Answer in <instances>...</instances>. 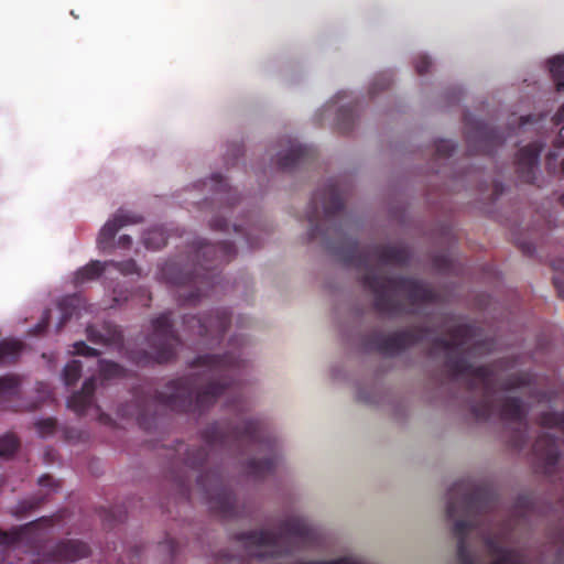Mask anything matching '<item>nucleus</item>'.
<instances>
[{
	"mask_svg": "<svg viewBox=\"0 0 564 564\" xmlns=\"http://www.w3.org/2000/svg\"><path fill=\"white\" fill-rule=\"evenodd\" d=\"M232 229L237 234H241L245 236L248 245L250 248H258L260 247V241L258 237H253L252 231L257 230V226L254 224H247V227H245L242 224H232Z\"/></svg>",
	"mask_w": 564,
	"mask_h": 564,
	"instance_id": "37",
	"label": "nucleus"
},
{
	"mask_svg": "<svg viewBox=\"0 0 564 564\" xmlns=\"http://www.w3.org/2000/svg\"><path fill=\"white\" fill-rule=\"evenodd\" d=\"M131 245H132V239L128 235L120 236L117 241V246L119 248H123V249H129L131 247Z\"/></svg>",
	"mask_w": 564,
	"mask_h": 564,
	"instance_id": "50",
	"label": "nucleus"
},
{
	"mask_svg": "<svg viewBox=\"0 0 564 564\" xmlns=\"http://www.w3.org/2000/svg\"><path fill=\"white\" fill-rule=\"evenodd\" d=\"M553 283L558 292V295L564 299V283L562 282L560 276L553 278Z\"/></svg>",
	"mask_w": 564,
	"mask_h": 564,
	"instance_id": "53",
	"label": "nucleus"
},
{
	"mask_svg": "<svg viewBox=\"0 0 564 564\" xmlns=\"http://www.w3.org/2000/svg\"><path fill=\"white\" fill-rule=\"evenodd\" d=\"M147 355H148V354L143 350V355H142L143 362H144V361H145V359H147Z\"/></svg>",
	"mask_w": 564,
	"mask_h": 564,
	"instance_id": "61",
	"label": "nucleus"
},
{
	"mask_svg": "<svg viewBox=\"0 0 564 564\" xmlns=\"http://www.w3.org/2000/svg\"><path fill=\"white\" fill-rule=\"evenodd\" d=\"M391 84H392L391 75L388 73H381L371 83V85L369 87V94L371 96H375L379 91L389 88L391 86Z\"/></svg>",
	"mask_w": 564,
	"mask_h": 564,
	"instance_id": "38",
	"label": "nucleus"
},
{
	"mask_svg": "<svg viewBox=\"0 0 564 564\" xmlns=\"http://www.w3.org/2000/svg\"><path fill=\"white\" fill-rule=\"evenodd\" d=\"M23 349L24 344L19 339L0 340V364H15Z\"/></svg>",
	"mask_w": 564,
	"mask_h": 564,
	"instance_id": "26",
	"label": "nucleus"
},
{
	"mask_svg": "<svg viewBox=\"0 0 564 564\" xmlns=\"http://www.w3.org/2000/svg\"><path fill=\"white\" fill-rule=\"evenodd\" d=\"M109 262H101L99 260H91L86 265L79 268L74 275V283L76 286L84 285L85 283L96 281L106 271Z\"/></svg>",
	"mask_w": 564,
	"mask_h": 564,
	"instance_id": "24",
	"label": "nucleus"
},
{
	"mask_svg": "<svg viewBox=\"0 0 564 564\" xmlns=\"http://www.w3.org/2000/svg\"><path fill=\"white\" fill-rule=\"evenodd\" d=\"M521 250L523 251V253L525 254H530L534 251V248L531 243H522L521 245Z\"/></svg>",
	"mask_w": 564,
	"mask_h": 564,
	"instance_id": "58",
	"label": "nucleus"
},
{
	"mask_svg": "<svg viewBox=\"0 0 564 564\" xmlns=\"http://www.w3.org/2000/svg\"><path fill=\"white\" fill-rule=\"evenodd\" d=\"M494 349V341L486 339L482 341H477L473 346V350L477 354H489Z\"/></svg>",
	"mask_w": 564,
	"mask_h": 564,
	"instance_id": "46",
	"label": "nucleus"
},
{
	"mask_svg": "<svg viewBox=\"0 0 564 564\" xmlns=\"http://www.w3.org/2000/svg\"><path fill=\"white\" fill-rule=\"evenodd\" d=\"M230 324V313L227 310H216L205 317L185 315V330L199 337L210 336L212 341L220 343Z\"/></svg>",
	"mask_w": 564,
	"mask_h": 564,
	"instance_id": "16",
	"label": "nucleus"
},
{
	"mask_svg": "<svg viewBox=\"0 0 564 564\" xmlns=\"http://www.w3.org/2000/svg\"><path fill=\"white\" fill-rule=\"evenodd\" d=\"M99 375L102 380L123 379L128 377V370L115 361L99 360Z\"/></svg>",
	"mask_w": 564,
	"mask_h": 564,
	"instance_id": "29",
	"label": "nucleus"
},
{
	"mask_svg": "<svg viewBox=\"0 0 564 564\" xmlns=\"http://www.w3.org/2000/svg\"><path fill=\"white\" fill-rule=\"evenodd\" d=\"M145 405V399L143 398V406ZM143 426L145 425V420L142 421Z\"/></svg>",
	"mask_w": 564,
	"mask_h": 564,
	"instance_id": "62",
	"label": "nucleus"
},
{
	"mask_svg": "<svg viewBox=\"0 0 564 564\" xmlns=\"http://www.w3.org/2000/svg\"><path fill=\"white\" fill-rule=\"evenodd\" d=\"M553 121L556 124L564 123V104L558 108V110L555 112L553 117Z\"/></svg>",
	"mask_w": 564,
	"mask_h": 564,
	"instance_id": "52",
	"label": "nucleus"
},
{
	"mask_svg": "<svg viewBox=\"0 0 564 564\" xmlns=\"http://www.w3.org/2000/svg\"><path fill=\"white\" fill-rule=\"evenodd\" d=\"M541 151L542 145L538 142L530 143L518 151L516 158V172L521 182L534 184L536 180L535 170Z\"/></svg>",
	"mask_w": 564,
	"mask_h": 564,
	"instance_id": "20",
	"label": "nucleus"
},
{
	"mask_svg": "<svg viewBox=\"0 0 564 564\" xmlns=\"http://www.w3.org/2000/svg\"><path fill=\"white\" fill-rule=\"evenodd\" d=\"M117 414L121 419L132 420L138 426H141V391L138 387H133L130 400L119 404Z\"/></svg>",
	"mask_w": 564,
	"mask_h": 564,
	"instance_id": "23",
	"label": "nucleus"
},
{
	"mask_svg": "<svg viewBox=\"0 0 564 564\" xmlns=\"http://www.w3.org/2000/svg\"><path fill=\"white\" fill-rule=\"evenodd\" d=\"M20 446L18 437L13 434H6L0 437V457H11Z\"/></svg>",
	"mask_w": 564,
	"mask_h": 564,
	"instance_id": "35",
	"label": "nucleus"
},
{
	"mask_svg": "<svg viewBox=\"0 0 564 564\" xmlns=\"http://www.w3.org/2000/svg\"><path fill=\"white\" fill-rule=\"evenodd\" d=\"M498 412L501 420L518 425L511 432L508 443L513 449H522L528 440L529 409L525 403L518 397H505L498 400Z\"/></svg>",
	"mask_w": 564,
	"mask_h": 564,
	"instance_id": "15",
	"label": "nucleus"
},
{
	"mask_svg": "<svg viewBox=\"0 0 564 564\" xmlns=\"http://www.w3.org/2000/svg\"><path fill=\"white\" fill-rule=\"evenodd\" d=\"M200 438L204 446L186 447L180 442L175 449L191 469H200L216 454L238 455L249 449L263 454L262 458L252 457L247 462L249 476L262 479L276 468V441L260 420H242L237 424L228 420L216 421L200 432Z\"/></svg>",
	"mask_w": 564,
	"mask_h": 564,
	"instance_id": "1",
	"label": "nucleus"
},
{
	"mask_svg": "<svg viewBox=\"0 0 564 564\" xmlns=\"http://www.w3.org/2000/svg\"><path fill=\"white\" fill-rule=\"evenodd\" d=\"M560 203L564 206V193L560 196Z\"/></svg>",
	"mask_w": 564,
	"mask_h": 564,
	"instance_id": "60",
	"label": "nucleus"
},
{
	"mask_svg": "<svg viewBox=\"0 0 564 564\" xmlns=\"http://www.w3.org/2000/svg\"><path fill=\"white\" fill-rule=\"evenodd\" d=\"M171 315V312H165L152 321L153 332L148 338V343L153 358L159 364L173 360L176 357V349L181 345V339L173 328Z\"/></svg>",
	"mask_w": 564,
	"mask_h": 564,
	"instance_id": "13",
	"label": "nucleus"
},
{
	"mask_svg": "<svg viewBox=\"0 0 564 564\" xmlns=\"http://www.w3.org/2000/svg\"><path fill=\"white\" fill-rule=\"evenodd\" d=\"M21 381L15 375L0 377V403L9 401L20 394Z\"/></svg>",
	"mask_w": 564,
	"mask_h": 564,
	"instance_id": "28",
	"label": "nucleus"
},
{
	"mask_svg": "<svg viewBox=\"0 0 564 564\" xmlns=\"http://www.w3.org/2000/svg\"><path fill=\"white\" fill-rule=\"evenodd\" d=\"M448 335L449 338L435 337L432 340V349L446 351L445 367L451 380L465 377L468 391H481V399L471 403L470 412L477 420L486 421L494 412V370L489 366L474 367L465 357L466 347L476 337L477 328L469 324H460L451 328Z\"/></svg>",
	"mask_w": 564,
	"mask_h": 564,
	"instance_id": "4",
	"label": "nucleus"
},
{
	"mask_svg": "<svg viewBox=\"0 0 564 564\" xmlns=\"http://www.w3.org/2000/svg\"><path fill=\"white\" fill-rule=\"evenodd\" d=\"M562 172L564 173V159H563V162H562Z\"/></svg>",
	"mask_w": 564,
	"mask_h": 564,
	"instance_id": "63",
	"label": "nucleus"
},
{
	"mask_svg": "<svg viewBox=\"0 0 564 564\" xmlns=\"http://www.w3.org/2000/svg\"><path fill=\"white\" fill-rule=\"evenodd\" d=\"M196 481L213 512L225 519L237 516L236 497L217 470L200 473Z\"/></svg>",
	"mask_w": 564,
	"mask_h": 564,
	"instance_id": "12",
	"label": "nucleus"
},
{
	"mask_svg": "<svg viewBox=\"0 0 564 564\" xmlns=\"http://www.w3.org/2000/svg\"><path fill=\"white\" fill-rule=\"evenodd\" d=\"M456 144L451 140H438L435 143V155L437 158H449L455 152Z\"/></svg>",
	"mask_w": 564,
	"mask_h": 564,
	"instance_id": "41",
	"label": "nucleus"
},
{
	"mask_svg": "<svg viewBox=\"0 0 564 564\" xmlns=\"http://www.w3.org/2000/svg\"><path fill=\"white\" fill-rule=\"evenodd\" d=\"M433 264L438 271L443 273H448L452 270V260L446 254L435 256L433 259Z\"/></svg>",
	"mask_w": 564,
	"mask_h": 564,
	"instance_id": "44",
	"label": "nucleus"
},
{
	"mask_svg": "<svg viewBox=\"0 0 564 564\" xmlns=\"http://www.w3.org/2000/svg\"><path fill=\"white\" fill-rule=\"evenodd\" d=\"M411 252L408 247L393 245H373L360 250L356 241L349 243L345 261L367 271L361 275L362 286L373 294V308L376 312L398 316L403 313V304L395 296L397 292L404 293L411 304L433 303L437 294L424 282L406 276H388L370 268L376 260L381 264L406 265Z\"/></svg>",
	"mask_w": 564,
	"mask_h": 564,
	"instance_id": "3",
	"label": "nucleus"
},
{
	"mask_svg": "<svg viewBox=\"0 0 564 564\" xmlns=\"http://www.w3.org/2000/svg\"><path fill=\"white\" fill-rule=\"evenodd\" d=\"M502 193H503V185L500 182H495L491 199L496 200Z\"/></svg>",
	"mask_w": 564,
	"mask_h": 564,
	"instance_id": "51",
	"label": "nucleus"
},
{
	"mask_svg": "<svg viewBox=\"0 0 564 564\" xmlns=\"http://www.w3.org/2000/svg\"><path fill=\"white\" fill-rule=\"evenodd\" d=\"M358 104L341 107L337 112L336 126L341 133L352 130L357 118Z\"/></svg>",
	"mask_w": 564,
	"mask_h": 564,
	"instance_id": "27",
	"label": "nucleus"
},
{
	"mask_svg": "<svg viewBox=\"0 0 564 564\" xmlns=\"http://www.w3.org/2000/svg\"><path fill=\"white\" fill-rule=\"evenodd\" d=\"M432 66V61L426 55H420L416 57L414 67L419 75H425L429 73L430 68Z\"/></svg>",
	"mask_w": 564,
	"mask_h": 564,
	"instance_id": "45",
	"label": "nucleus"
},
{
	"mask_svg": "<svg viewBox=\"0 0 564 564\" xmlns=\"http://www.w3.org/2000/svg\"><path fill=\"white\" fill-rule=\"evenodd\" d=\"M73 347H74L75 355H80V356H86V357H98L100 355L99 350L88 346L83 340L76 341Z\"/></svg>",
	"mask_w": 564,
	"mask_h": 564,
	"instance_id": "43",
	"label": "nucleus"
},
{
	"mask_svg": "<svg viewBox=\"0 0 564 564\" xmlns=\"http://www.w3.org/2000/svg\"><path fill=\"white\" fill-rule=\"evenodd\" d=\"M497 506L495 494L487 487L475 486L465 480L457 481L449 489L446 516L452 519L462 510L466 516L487 514Z\"/></svg>",
	"mask_w": 564,
	"mask_h": 564,
	"instance_id": "9",
	"label": "nucleus"
},
{
	"mask_svg": "<svg viewBox=\"0 0 564 564\" xmlns=\"http://www.w3.org/2000/svg\"><path fill=\"white\" fill-rule=\"evenodd\" d=\"M529 383L530 380L528 376L516 373L503 379L499 384V389L502 391H512L525 387Z\"/></svg>",
	"mask_w": 564,
	"mask_h": 564,
	"instance_id": "36",
	"label": "nucleus"
},
{
	"mask_svg": "<svg viewBox=\"0 0 564 564\" xmlns=\"http://www.w3.org/2000/svg\"><path fill=\"white\" fill-rule=\"evenodd\" d=\"M46 499L45 495H36L26 499H23L17 503L13 508L12 513L17 518H24L30 512L36 510Z\"/></svg>",
	"mask_w": 564,
	"mask_h": 564,
	"instance_id": "31",
	"label": "nucleus"
},
{
	"mask_svg": "<svg viewBox=\"0 0 564 564\" xmlns=\"http://www.w3.org/2000/svg\"><path fill=\"white\" fill-rule=\"evenodd\" d=\"M533 453L543 465L544 473L552 474L560 458L556 437L549 432L542 433L533 444Z\"/></svg>",
	"mask_w": 564,
	"mask_h": 564,
	"instance_id": "21",
	"label": "nucleus"
},
{
	"mask_svg": "<svg viewBox=\"0 0 564 564\" xmlns=\"http://www.w3.org/2000/svg\"><path fill=\"white\" fill-rule=\"evenodd\" d=\"M243 152V149H242V145L241 144H235L234 148H232V156L235 158H238L239 155H241Z\"/></svg>",
	"mask_w": 564,
	"mask_h": 564,
	"instance_id": "56",
	"label": "nucleus"
},
{
	"mask_svg": "<svg viewBox=\"0 0 564 564\" xmlns=\"http://www.w3.org/2000/svg\"><path fill=\"white\" fill-rule=\"evenodd\" d=\"M66 437H67V438H73V437H74V436H73V431L67 430V431H66Z\"/></svg>",
	"mask_w": 564,
	"mask_h": 564,
	"instance_id": "59",
	"label": "nucleus"
},
{
	"mask_svg": "<svg viewBox=\"0 0 564 564\" xmlns=\"http://www.w3.org/2000/svg\"><path fill=\"white\" fill-rule=\"evenodd\" d=\"M533 119H534V117L532 115L523 116L520 118V126L523 127L527 123H531V122H533Z\"/></svg>",
	"mask_w": 564,
	"mask_h": 564,
	"instance_id": "57",
	"label": "nucleus"
},
{
	"mask_svg": "<svg viewBox=\"0 0 564 564\" xmlns=\"http://www.w3.org/2000/svg\"><path fill=\"white\" fill-rule=\"evenodd\" d=\"M284 152H279L276 167L283 172H292L299 167L312 163L316 159L314 148L299 143L295 139L286 138L283 140Z\"/></svg>",
	"mask_w": 564,
	"mask_h": 564,
	"instance_id": "17",
	"label": "nucleus"
},
{
	"mask_svg": "<svg viewBox=\"0 0 564 564\" xmlns=\"http://www.w3.org/2000/svg\"><path fill=\"white\" fill-rule=\"evenodd\" d=\"M109 265H112L122 274L128 275L138 272V267L134 260L129 259L126 261H108Z\"/></svg>",
	"mask_w": 564,
	"mask_h": 564,
	"instance_id": "42",
	"label": "nucleus"
},
{
	"mask_svg": "<svg viewBox=\"0 0 564 564\" xmlns=\"http://www.w3.org/2000/svg\"><path fill=\"white\" fill-rule=\"evenodd\" d=\"M82 362L79 360H70L63 369V380L66 386H74L82 376Z\"/></svg>",
	"mask_w": 564,
	"mask_h": 564,
	"instance_id": "34",
	"label": "nucleus"
},
{
	"mask_svg": "<svg viewBox=\"0 0 564 564\" xmlns=\"http://www.w3.org/2000/svg\"><path fill=\"white\" fill-rule=\"evenodd\" d=\"M191 368H202V377L207 382L196 389L197 375H191L169 381L165 390L159 393L162 404L178 413L204 414L216 401L227 394L235 397L227 402L228 408L241 409L239 378L246 361L231 352L224 355H200L189 362Z\"/></svg>",
	"mask_w": 564,
	"mask_h": 564,
	"instance_id": "2",
	"label": "nucleus"
},
{
	"mask_svg": "<svg viewBox=\"0 0 564 564\" xmlns=\"http://www.w3.org/2000/svg\"><path fill=\"white\" fill-rule=\"evenodd\" d=\"M37 482L41 487H47L52 489L58 487V482L51 475L41 476Z\"/></svg>",
	"mask_w": 564,
	"mask_h": 564,
	"instance_id": "49",
	"label": "nucleus"
},
{
	"mask_svg": "<svg viewBox=\"0 0 564 564\" xmlns=\"http://www.w3.org/2000/svg\"><path fill=\"white\" fill-rule=\"evenodd\" d=\"M238 540L242 541L246 547H265L267 551H250L252 556L279 557L288 554L290 551L280 545L283 539H296L303 545H310L315 540L314 529L300 517H290L281 522L279 532L271 530H254L238 534Z\"/></svg>",
	"mask_w": 564,
	"mask_h": 564,
	"instance_id": "7",
	"label": "nucleus"
},
{
	"mask_svg": "<svg viewBox=\"0 0 564 564\" xmlns=\"http://www.w3.org/2000/svg\"><path fill=\"white\" fill-rule=\"evenodd\" d=\"M210 181L214 183L217 200L226 204L225 208L234 206L239 200L237 191L232 189L220 174L213 175Z\"/></svg>",
	"mask_w": 564,
	"mask_h": 564,
	"instance_id": "25",
	"label": "nucleus"
},
{
	"mask_svg": "<svg viewBox=\"0 0 564 564\" xmlns=\"http://www.w3.org/2000/svg\"><path fill=\"white\" fill-rule=\"evenodd\" d=\"M53 524V518L42 517L7 531L0 529V546L6 552L36 553L43 562L52 564L74 563L91 554L90 546L78 539H62L50 550L40 553L48 539L44 528H51Z\"/></svg>",
	"mask_w": 564,
	"mask_h": 564,
	"instance_id": "6",
	"label": "nucleus"
},
{
	"mask_svg": "<svg viewBox=\"0 0 564 564\" xmlns=\"http://www.w3.org/2000/svg\"><path fill=\"white\" fill-rule=\"evenodd\" d=\"M555 145L564 147V126L560 130V133L555 140Z\"/></svg>",
	"mask_w": 564,
	"mask_h": 564,
	"instance_id": "55",
	"label": "nucleus"
},
{
	"mask_svg": "<svg viewBox=\"0 0 564 564\" xmlns=\"http://www.w3.org/2000/svg\"><path fill=\"white\" fill-rule=\"evenodd\" d=\"M166 245V237L162 231H154L152 234H148L147 237L143 236V246L147 249H160Z\"/></svg>",
	"mask_w": 564,
	"mask_h": 564,
	"instance_id": "39",
	"label": "nucleus"
},
{
	"mask_svg": "<svg viewBox=\"0 0 564 564\" xmlns=\"http://www.w3.org/2000/svg\"><path fill=\"white\" fill-rule=\"evenodd\" d=\"M321 209L327 221H330L344 209V193L336 182H329L323 188L316 191L310 204L307 219L311 224L308 230V240L322 238L327 248L337 251L339 248L332 246L327 239L328 230H324L318 224Z\"/></svg>",
	"mask_w": 564,
	"mask_h": 564,
	"instance_id": "8",
	"label": "nucleus"
},
{
	"mask_svg": "<svg viewBox=\"0 0 564 564\" xmlns=\"http://www.w3.org/2000/svg\"><path fill=\"white\" fill-rule=\"evenodd\" d=\"M475 527L476 522L468 520H457L453 525V534L457 538L456 556L460 564H476L467 543V536ZM484 542L489 553L497 556L490 564H525L516 550L501 546L494 538L486 536Z\"/></svg>",
	"mask_w": 564,
	"mask_h": 564,
	"instance_id": "10",
	"label": "nucleus"
},
{
	"mask_svg": "<svg viewBox=\"0 0 564 564\" xmlns=\"http://www.w3.org/2000/svg\"><path fill=\"white\" fill-rule=\"evenodd\" d=\"M57 307L61 312L58 329H61L78 311V299L76 296H66L58 301Z\"/></svg>",
	"mask_w": 564,
	"mask_h": 564,
	"instance_id": "30",
	"label": "nucleus"
},
{
	"mask_svg": "<svg viewBox=\"0 0 564 564\" xmlns=\"http://www.w3.org/2000/svg\"><path fill=\"white\" fill-rule=\"evenodd\" d=\"M210 228L213 230H220V231H228L229 230V225H228V221L225 217H214L212 220H210Z\"/></svg>",
	"mask_w": 564,
	"mask_h": 564,
	"instance_id": "48",
	"label": "nucleus"
},
{
	"mask_svg": "<svg viewBox=\"0 0 564 564\" xmlns=\"http://www.w3.org/2000/svg\"><path fill=\"white\" fill-rule=\"evenodd\" d=\"M556 159H557V154L555 152H550L546 155V167H547V170H550L554 165V162L556 161Z\"/></svg>",
	"mask_w": 564,
	"mask_h": 564,
	"instance_id": "54",
	"label": "nucleus"
},
{
	"mask_svg": "<svg viewBox=\"0 0 564 564\" xmlns=\"http://www.w3.org/2000/svg\"><path fill=\"white\" fill-rule=\"evenodd\" d=\"M427 334L429 329L423 326L394 332L391 335L372 332L365 337L364 347L366 350L378 351L392 357L425 340Z\"/></svg>",
	"mask_w": 564,
	"mask_h": 564,
	"instance_id": "11",
	"label": "nucleus"
},
{
	"mask_svg": "<svg viewBox=\"0 0 564 564\" xmlns=\"http://www.w3.org/2000/svg\"><path fill=\"white\" fill-rule=\"evenodd\" d=\"M35 427L41 437L51 436L56 431V420L54 417L39 420L35 423Z\"/></svg>",
	"mask_w": 564,
	"mask_h": 564,
	"instance_id": "40",
	"label": "nucleus"
},
{
	"mask_svg": "<svg viewBox=\"0 0 564 564\" xmlns=\"http://www.w3.org/2000/svg\"><path fill=\"white\" fill-rule=\"evenodd\" d=\"M140 217L135 214L120 208L100 229L97 245L101 251H108L115 248V237L120 228L130 224L139 223Z\"/></svg>",
	"mask_w": 564,
	"mask_h": 564,
	"instance_id": "19",
	"label": "nucleus"
},
{
	"mask_svg": "<svg viewBox=\"0 0 564 564\" xmlns=\"http://www.w3.org/2000/svg\"><path fill=\"white\" fill-rule=\"evenodd\" d=\"M538 422L541 426L553 429L556 427L564 432V411H546L539 415Z\"/></svg>",
	"mask_w": 564,
	"mask_h": 564,
	"instance_id": "32",
	"label": "nucleus"
},
{
	"mask_svg": "<svg viewBox=\"0 0 564 564\" xmlns=\"http://www.w3.org/2000/svg\"><path fill=\"white\" fill-rule=\"evenodd\" d=\"M97 389V380L95 377H90L86 379L83 383V387L79 391L73 393L67 400V406L74 411L77 415L83 416L86 414L87 410L95 405L96 411L98 412L97 421L100 424L112 426L113 420L112 417L100 411V408L95 404V391Z\"/></svg>",
	"mask_w": 564,
	"mask_h": 564,
	"instance_id": "18",
	"label": "nucleus"
},
{
	"mask_svg": "<svg viewBox=\"0 0 564 564\" xmlns=\"http://www.w3.org/2000/svg\"><path fill=\"white\" fill-rule=\"evenodd\" d=\"M50 319H51V312L47 310L44 312L41 322L34 326L32 333L34 335L43 334L50 324Z\"/></svg>",
	"mask_w": 564,
	"mask_h": 564,
	"instance_id": "47",
	"label": "nucleus"
},
{
	"mask_svg": "<svg viewBox=\"0 0 564 564\" xmlns=\"http://www.w3.org/2000/svg\"><path fill=\"white\" fill-rule=\"evenodd\" d=\"M550 73L560 91L564 89V56H555L549 61Z\"/></svg>",
	"mask_w": 564,
	"mask_h": 564,
	"instance_id": "33",
	"label": "nucleus"
},
{
	"mask_svg": "<svg viewBox=\"0 0 564 564\" xmlns=\"http://www.w3.org/2000/svg\"><path fill=\"white\" fill-rule=\"evenodd\" d=\"M86 335L88 340L96 345L119 347L123 343V336L119 327L108 322L102 323L99 327L87 326Z\"/></svg>",
	"mask_w": 564,
	"mask_h": 564,
	"instance_id": "22",
	"label": "nucleus"
},
{
	"mask_svg": "<svg viewBox=\"0 0 564 564\" xmlns=\"http://www.w3.org/2000/svg\"><path fill=\"white\" fill-rule=\"evenodd\" d=\"M465 139L470 153L492 154L506 141V135L488 123L465 115Z\"/></svg>",
	"mask_w": 564,
	"mask_h": 564,
	"instance_id": "14",
	"label": "nucleus"
},
{
	"mask_svg": "<svg viewBox=\"0 0 564 564\" xmlns=\"http://www.w3.org/2000/svg\"><path fill=\"white\" fill-rule=\"evenodd\" d=\"M195 253L198 263L192 270H181L175 262L166 263L163 268V275L171 284L191 289L187 293H177L180 304L184 306L196 305L200 297L215 289L218 278L215 271L220 264L232 260L237 250L230 241L208 243L198 239L195 241Z\"/></svg>",
	"mask_w": 564,
	"mask_h": 564,
	"instance_id": "5",
	"label": "nucleus"
}]
</instances>
